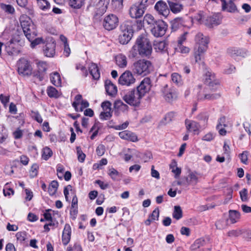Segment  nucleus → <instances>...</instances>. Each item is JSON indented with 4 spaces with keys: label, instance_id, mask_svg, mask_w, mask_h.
I'll list each match as a JSON object with an SVG mask.
<instances>
[{
    "label": "nucleus",
    "instance_id": "f257e3e1",
    "mask_svg": "<svg viewBox=\"0 0 251 251\" xmlns=\"http://www.w3.org/2000/svg\"><path fill=\"white\" fill-rule=\"evenodd\" d=\"M136 50L142 57H149L152 53V48L150 40L146 34L139 35L136 39V44L131 50L133 57L137 54Z\"/></svg>",
    "mask_w": 251,
    "mask_h": 251
},
{
    "label": "nucleus",
    "instance_id": "f03ea898",
    "mask_svg": "<svg viewBox=\"0 0 251 251\" xmlns=\"http://www.w3.org/2000/svg\"><path fill=\"white\" fill-rule=\"evenodd\" d=\"M196 46L194 48V55L196 63L201 60L202 54L206 50L209 43V38L202 33L199 32L195 36Z\"/></svg>",
    "mask_w": 251,
    "mask_h": 251
},
{
    "label": "nucleus",
    "instance_id": "7ed1b4c3",
    "mask_svg": "<svg viewBox=\"0 0 251 251\" xmlns=\"http://www.w3.org/2000/svg\"><path fill=\"white\" fill-rule=\"evenodd\" d=\"M152 69V66L151 61L145 59H140L135 62L132 67L134 74L143 76L150 74Z\"/></svg>",
    "mask_w": 251,
    "mask_h": 251
},
{
    "label": "nucleus",
    "instance_id": "20e7f679",
    "mask_svg": "<svg viewBox=\"0 0 251 251\" xmlns=\"http://www.w3.org/2000/svg\"><path fill=\"white\" fill-rule=\"evenodd\" d=\"M123 99L129 105L133 106L138 105L143 98L135 89L130 90L123 91L122 93Z\"/></svg>",
    "mask_w": 251,
    "mask_h": 251
},
{
    "label": "nucleus",
    "instance_id": "39448f33",
    "mask_svg": "<svg viewBox=\"0 0 251 251\" xmlns=\"http://www.w3.org/2000/svg\"><path fill=\"white\" fill-rule=\"evenodd\" d=\"M18 72L19 75L23 76H29L32 74L31 63L27 59L22 58L17 62Z\"/></svg>",
    "mask_w": 251,
    "mask_h": 251
},
{
    "label": "nucleus",
    "instance_id": "423d86ee",
    "mask_svg": "<svg viewBox=\"0 0 251 251\" xmlns=\"http://www.w3.org/2000/svg\"><path fill=\"white\" fill-rule=\"evenodd\" d=\"M121 33L119 36V42L123 45L127 44L133 35L131 26L126 25H121Z\"/></svg>",
    "mask_w": 251,
    "mask_h": 251
},
{
    "label": "nucleus",
    "instance_id": "0eeeda50",
    "mask_svg": "<svg viewBox=\"0 0 251 251\" xmlns=\"http://www.w3.org/2000/svg\"><path fill=\"white\" fill-rule=\"evenodd\" d=\"M167 25L163 20H157L151 27L152 34L156 37L163 36L167 29Z\"/></svg>",
    "mask_w": 251,
    "mask_h": 251
},
{
    "label": "nucleus",
    "instance_id": "6e6552de",
    "mask_svg": "<svg viewBox=\"0 0 251 251\" xmlns=\"http://www.w3.org/2000/svg\"><path fill=\"white\" fill-rule=\"evenodd\" d=\"M162 96L166 101L168 102H172L176 100L177 93L176 89L168 84H165L161 89Z\"/></svg>",
    "mask_w": 251,
    "mask_h": 251
},
{
    "label": "nucleus",
    "instance_id": "1a4fd4ad",
    "mask_svg": "<svg viewBox=\"0 0 251 251\" xmlns=\"http://www.w3.org/2000/svg\"><path fill=\"white\" fill-rule=\"evenodd\" d=\"M119 23V19L117 16L113 14H109L106 16L103 21V26L107 30L115 29Z\"/></svg>",
    "mask_w": 251,
    "mask_h": 251
},
{
    "label": "nucleus",
    "instance_id": "9d476101",
    "mask_svg": "<svg viewBox=\"0 0 251 251\" xmlns=\"http://www.w3.org/2000/svg\"><path fill=\"white\" fill-rule=\"evenodd\" d=\"M204 83L212 90H216L219 85V80L215 78V74L209 71L205 73Z\"/></svg>",
    "mask_w": 251,
    "mask_h": 251
},
{
    "label": "nucleus",
    "instance_id": "9b49d317",
    "mask_svg": "<svg viewBox=\"0 0 251 251\" xmlns=\"http://www.w3.org/2000/svg\"><path fill=\"white\" fill-rule=\"evenodd\" d=\"M151 87V80L149 77L144 78L136 88L137 91L143 97L148 93Z\"/></svg>",
    "mask_w": 251,
    "mask_h": 251
},
{
    "label": "nucleus",
    "instance_id": "f8f14e48",
    "mask_svg": "<svg viewBox=\"0 0 251 251\" xmlns=\"http://www.w3.org/2000/svg\"><path fill=\"white\" fill-rule=\"evenodd\" d=\"M118 81L119 84L122 85L130 86L134 83L135 78L131 72L126 71L120 76Z\"/></svg>",
    "mask_w": 251,
    "mask_h": 251
},
{
    "label": "nucleus",
    "instance_id": "ddd939ff",
    "mask_svg": "<svg viewBox=\"0 0 251 251\" xmlns=\"http://www.w3.org/2000/svg\"><path fill=\"white\" fill-rule=\"evenodd\" d=\"M154 9L160 15L165 17H167L170 13V9L167 3L162 0H159L156 3Z\"/></svg>",
    "mask_w": 251,
    "mask_h": 251
},
{
    "label": "nucleus",
    "instance_id": "4468645a",
    "mask_svg": "<svg viewBox=\"0 0 251 251\" xmlns=\"http://www.w3.org/2000/svg\"><path fill=\"white\" fill-rule=\"evenodd\" d=\"M207 88L202 91H199L198 94V99L200 100H213L220 98V93H215L213 94H207Z\"/></svg>",
    "mask_w": 251,
    "mask_h": 251
},
{
    "label": "nucleus",
    "instance_id": "2eb2a0df",
    "mask_svg": "<svg viewBox=\"0 0 251 251\" xmlns=\"http://www.w3.org/2000/svg\"><path fill=\"white\" fill-rule=\"evenodd\" d=\"M110 0H100L96 6V16L102 15L106 11Z\"/></svg>",
    "mask_w": 251,
    "mask_h": 251
},
{
    "label": "nucleus",
    "instance_id": "dca6fc26",
    "mask_svg": "<svg viewBox=\"0 0 251 251\" xmlns=\"http://www.w3.org/2000/svg\"><path fill=\"white\" fill-rule=\"evenodd\" d=\"M145 12V10L140 7L137 3L131 6L129 14L132 18L137 19L141 17Z\"/></svg>",
    "mask_w": 251,
    "mask_h": 251
},
{
    "label": "nucleus",
    "instance_id": "f3484780",
    "mask_svg": "<svg viewBox=\"0 0 251 251\" xmlns=\"http://www.w3.org/2000/svg\"><path fill=\"white\" fill-rule=\"evenodd\" d=\"M56 44L53 40L47 42L44 50L45 55L49 57H53L55 53Z\"/></svg>",
    "mask_w": 251,
    "mask_h": 251
},
{
    "label": "nucleus",
    "instance_id": "a211bd4d",
    "mask_svg": "<svg viewBox=\"0 0 251 251\" xmlns=\"http://www.w3.org/2000/svg\"><path fill=\"white\" fill-rule=\"evenodd\" d=\"M234 1V0H229L228 2H226V0H222V10L230 13H235L237 11V8Z\"/></svg>",
    "mask_w": 251,
    "mask_h": 251
},
{
    "label": "nucleus",
    "instance_id": "6ab92c4d",
    "mask_svg": "<svg viewBox=\"0 0 251 251\" xmlns=\"http://www.w3.org/2000/svg\"><path fill=\"white\" fill-rule=\"evenodd\" d=\"M185 125L187 129L189 131L193 132L194 134H198L199 133L201 126L196 121L186 119L185 120Z\"/></svg>",
    "mask_w": 251,
    "mask_h": 251
},
{
    "label": "nucleus",
    "instance_id": "aec40b11",
    "mask_svg": "<svg viewBox=\"0 0 251 251\" xmlns=\"http://www.w3.org/2000/svg\"><path fill=\"white\" fill-rule=\"evenodd\" d=\"M168 44L165 41H155L153 43L154 49L155 51L166 53L168 51Z\"/></svg>",
    "mask_w": 251,
    "mask_h": 251
},
{
    "label": "nucleus",
    "instance_id": "412c9836",
    "mask_svg": "<svg viewBox=\"0 0 251 251\" xmlns=\"http://www.w3.org/2000/svg\"><path fill=\"white\" fill-rule=\"evenodd\" d=\"M5 50L9 55L14 56L18 55L20 52L18 48L13 43V40H11L5 45Z\"/></svg>",
    "mask_w": 251,
    "mask_h": 251
},
{
    "label": "nucleus",
    "instance_id": "4be33fe9",
    "mask_svg": "<svg viewBox=\"0 0 251 251\" xmlns=\"http://www.w3.org/2000/svg\"><path fill=\"white\" fill-rule=\"evenodd\" d=\"M71 236V228L69 224L65 225L62 233V241L64 245H67L70 241Z\"/></svg>",
    "mask_w": 251,
    "mask_h": 251
},
{
    "label": "nucleus",
    "instance_id": "5701e85b",
    "mask_svg": "<svg viewBox=\"0 0 251 251\" xmlns=\"http://www.w3.org/2000/svg\"><path fill=\"white\" fill-rule=\"evenodd\" d=\"M119 135L122 139L130 141L132 142H136L138 141V138L136 135L128 130H125L119 132Z\"/></svg>",
    "mask_w": 251,
    "mask_h": 251
},
{
    "label": "nucleus",
    "instance_id": "b1692460",
    "mask_svg": "<svg viewBox=\"0 0 251 251\" xmlns=\"http://www.w3.org/2000/svg\"><path fill=\"white\" fill-rule=\"evenodd\" d=\"M203 24L209 27H212L214 26L220 24V21L218 16L213 15L210 16H207L204 20Z\"/></svg>",
    "mask_w": 251,
    "mask_h": 251
},
{
    "label": "nucleus",
    "instance_id": "393cba45",
    "mask_svg": "<svg viewBox=\"0 0 251 251\" xmlns=\"http://www.w3.org/2000/svg\"><path fill=\"white\" fill-rule=\"evenodd\" d=\"M105 88L107 94L110 96L114 97L117 93V87L109 80L105 81Z\"/></svg>",
    "mask_w": 251,
    "mask_h": 251
},
{
    "label": "nucleus",
    "instance_id": "a878e982",
    "mask_svg": "<svg viewBox=\"0 0 251 251\" xmlns=\"http://www.w3.org/2000/svg\"><path fill=\"white\" fill-rule=\"evenodd\" d=\"M170 10L174 13L180 12L183 8V5L176 1L168 0Z\"/></svg>",
    "mask_w": 251,
    "mask_h": 251
},
{
    "label": "nucleus",
    "instance_id": "bb28decb",
    "mask_svg": "<svg viewBox=\"0 0 251 251\" xmlns=\"http://www.w3.org/2000/svg\"><path fill=\"white\" fill-rule=\"evenodd\" d=\"M26 29L27 30H24L23 32L28 41H31L37 36V31L34 25H29Z\"/></svg>",
    "mask_w": 251,
    "mask_h": 251
},
{
    "label": "nucleus",
    "instance_id": "cd10ccee",
    "mask_svg": "<svg viewBox=\"0 0 251 251\" xmlns=\"http://www.w3.org/2000/svg\"><path fill=\"white\" fill-rule=\"evenodd\" d=\"M20 21L23 30H27L29 25H33L31 19L27 15H24L20 17Z\"/></svg>",
    "mask_w": 251,
    "mask_h": 251
},
{
    "label": "nucleus",
    "instance_id": "c85d7f7f",
    "mask_svg": "<svg viewBox=\"0 0 251 251\" xmlns=\"http://www.w3.org/2000/svg\"><path fill=\"white\" fill-rule=\"evenodd\" d=\"M115 60L117 65L121 68H124L126 67L127 61L126 55L123 54H118L115 57Z\"/></svg>",
    "mask_w": 251,
    "mask_h": 251
},
{
    "label": "nucleus",
    "instance_id": "c756f323",
    "mask_svg": "<svg viewBox=\"0 0 251 251\" xmlns=\"http://www.w3.org/2000/svg\"><path fill=\"white\" fill-rule=\"evenodd\" d=\"M229 213V218L227 219L230 221L231 224H234L237 222L240 218V213L237 210H230Z\"/></svg>",
    "mask_w": 251,
    "mask_h": 251
},
{
    "label": "nucleus",
    "instance_id": "7c9ffc66",
    "mask_svg": "<svg viewBox=\"0 0 251 251\" xmlns=\"http://www.w3.org/2000/svg\"><path fill=\"white\" fill-rule=\"evenodd\" d=\"M90 74L94 79H98L100 76V73L97 65L94 63H91L89 67Z\"/></svg>",
    "mask_w": 251,
    "mask_h": 251
},
{
    "label": "nucleus",
    "instance_id": "2f4dec72",
    "mask_svg": "<svg viewBox=\"0 0 251 251\" xmlns=\"http://www.w3.org/2000/svg\"><path fill=\"white\" fill-rule=\"evenodd\" d=\"M198 177L196 174L193 172L190 173L188 176L185 178L186 183H184L186 185H195L198 182Z\"/></svg>",
    "mask_w": 251,
    "mask_h": 251
},
{
    "label": "nucleus",
    "instance_id": "473e14b6",
    "mask_svg": "<svg viewBox=\"0 0 251 251\" xmlns=\"http://www.w3.org/2000/svg\"><path fill=\"white\" fill-rule=\"evenodd\" d=\"M50 80L51 82L55 86L59 87L61 84V79L59 74L55 72L50 75Z\"/></svg>",
    "mask_w": 251,
    "mask_h": 251
},
{
    "label": "nucleus",
    "instance_id": "72a5a7b5",
    "mask_svg": "<svg viewBox=\"0 0 251 251\" xmlns=\"http://www.w3.org/2000/svg\"><path fill=\"white\" fill-rule=\"evenodd\" d=\"M108 175L114 181H118L121 176V174L113 167L110 168L108 171Z\"/></svg>",
    "mask_w": 251,
    "mask_h": 251
},
{
    "label": "nucleus",
    "instance_id": "f704fd0d",
    "mask_svg": "<svg viewBox=\"0 0 251 251\" xmlns=\"http://www.w3.org/2000/svg\"><path fill=\"white\" fill-rule=\"evenodd\" d=\"M58 187V183L56 180L52 181L48 188V192L50 196H53L56 193Z\"/></svg>",
    "mask_w": 251,
    "mask_h": 251
},
{
    "label": "nucleus",
    "instance_id": "c9c22d12",
    "mask_svg": "<svg viewBox=\"0 0 251 251\" xmlns=\"http://www.w3.org/2000/svg\"><path fill=\"white\" fill-rule=\"evenodd\" d=\"M114 107L115 109L123 112L127 111L128 108V105L124 103L121 100H117L115 102Z\"/></svg>",
    "mask_w": 251,
    "mask_h": 251
},
{
    "label": "nucleus",
    "instance_id": "e433bc0d",
    "mask_svg": "<svg viewBox=\"0 0 251 251\" xmlns=\"http://www.w3.org/2000/svg\"><path fill=\"white\" fill-rule=\"evenodd\" d=\"M182 19L181 18H177L172 21L171 24L172 30H176L182 25Z\"/></svg>",
    "mask_w": 251,
    "mask_h": 251
},
{
    "label": "nucleus",
    "instance_id": "4c0bfd02",
    "mask_svg": "<svg viewBox=\"0 0 251 251\" xmlns=\"http://www.w3.org/2000/svg\"><path fill=\"white\" fill-rule=\"evenodd\" d=\"M84 0H70L69 5L75 9H79L84 4Z\"/></svg>",
    "mask_w": 251,
    "mask_h": 251
},
{
    "label": "nucleus",
    "instance_id": "58836bf2",
    "mask_svg": "<svg viewBox=\"0 0 251 251\" xmlns=\"http://www.w3.org/2000/svg\"><path fill=\"white\" fill-rule=\"evenodd\" d=\"M47 93L50 98H57L59 97L58 91L52 86H49L47 89Z\"/></svg>",
    "mask_w": 251,
    "mask_h": 251
},
{
    "label": "nucleus",
    "instance_id": "ea45409f",
    "mask_svg": "<svg viewBox=\"0 0 251 251\" xmlns=\"http://www.w3.org/2000/svg\"><path fill=\"white\" fill-rule=\"evenodd\" d=\"M39 7L46 11L50 8V3L47 0H36Z\"/></svg>",
    "mask_w": 251,
    "mask_h": 251
},
{
    "label": "nucleus",
    "instance_id": "a19ab883",
    "mask_svg": "<svg viewBox=\"0 0 251 251\" xmlns=\"http://www.w3.org/2000/svg\"><path fill=\"white\" fill-rule=\"evenodd\" d=\"M173 217L174 218L178 220L182 217V211L179 206H175L174 207V211L173 213Z\"/></svg>",
    "mask_w": 251,
    "mask_h": 251
},
{
    "label": "nucleus",
    "instance_id": "79ce46f5",
    "mask_svg": "<svg viewBox=\"0 0 251 251\" xmlns=\"http://www.w3.org/2000/svg\"><path fill=\"white\" fill-rule=\"evenodd\" d=\"M228 225V220L221 219L217 221L215 223V226L217 229H223L226 228Z\"/></svg>",
    "mask_w": 251,
    "mask_h": 251
},
{
    "label": "nucleus",
    "instance_id": "37998d69",
    "mask_svg": "<svg viewBox=\"0 0 251 251\" xmlns=\"http://www.w3.org/2000/svg\"><path fill=\"white\" fill-rule=\"evenodd\" d=\"M52 155V151L49 147H45L43 149L42 158L45 160H47Z\"/></svg>",
    "mask_w": 251,
    "mask_h": 251
},
{
    "label": "nucleus",
    "instance_id": "c03bdc74",
    "mask_svg": "<svg viewBox=\"0 0 251 251\" xmlns=\"http://www.w3.org/2000/svg\"><path fill=\"white\" fill-rule=\"evenodd\" d=\"M172 81L177 85L182 84V79L181 76L176 73H174L171 75Z\"/></svg>",
    "mask_w": 251,
    "mask_h": 251
},
{
    "label": "nucleus",
    "instance_id": "a18cd8bd",
    "mask_svg": "<svg viewBox=\"0 0 251 251\" xmlns=\"http://www.w3.org/2000/svg\"><path fill=\"white\" fill-rule=\"evenodd\" d=\"M123 0H112L111 5L115 10L119 11L123 8Z\"/></svg>",
    "mask_w": 251,
    "mask_h": 251
},
{
    "label": "nucleus",
    "instance_id": "49530a36",
    "mask_svg": "<svg viewBox=\"0 0 251 251\" xmlns=\"http://www.w3.org/2000/svg\"><path fill=\"white\" fill-rule=\"evenodd\" d=\"M156 21H155L153 17L151 14H146L144 17L143 22L148 25H150L151 27Z\"/></svg>",
    "mask_w": 251,
    "mask_h": 251
},
{
    "label": "nucleus",
    "instance_id": "de8ad7c7",
    "mask_svg": "<svg viewBox=\"0 0 251 251\" xmlns=\"http://www.w3.org/2000/svg\"><path fill=\"white\" fill-rule=\"evenodd\" d=\"M38 71L46 74V72L48 68L46 62L44 61H40L37 64Z\"/></svg>",
    "mask_w": 251,
    "mask_h": 251
},
{
    "label": "nucleus",
    "instance_id": "09e8293b",
    "mask_svg": "<svg viewBox=\"0 0 251 251\" xmlns=\"http://www.w3.org/2000/svg\"><path fill=\"white\" fill-rule=\"evenodd\" d=\"M61 40L64 42V55L68 57L71 52V50L70 48L69 47V45L67 43V39L64 36H61Z\"/></svg>",
    "mask_w": 251,
    "mask_h": 251
},
{
    "label": "nucleus",
    "instance_id": "8fccbe9b",
    "mask_svg": "<svg viewBox=\"0 0 251 251\" xmlns=\"http://www.w3.org/2000/svg\"><path fill=\"white\" fill-rule=\"evenodd\" d=\"M203 242L204 240L202 239H199L196 240L195 242L191 245V249L193 251L196 250L197 249L200 248V247L202 245Z\"/></svg>",
    "mask_w": 251,
    "mask_h": 251
},
{
    "label": "nucleus",
    "instance_id": "3c124183",
    "mask_svg": "<svg viewBox=\"0 0 251 251\" xmlns=\"http://www.w3.org/2000/svg\"><path fill=\"white\" fill-rule=\"evenodd\" d=\"M197 119L200 121L201 122L203 123V126L205 127V126L207 125V121L208 119V116L204 113H201L199 114L198 117Z\"/></svg>",
    "mask_w": 251,
    "mask_h": 251
},
{
    "label": "nucleus",
    "instance_id": "603ef678",
    "mask_svg": "<svg viewBox=\"0 0 251 251\" xmlns=\"http://www.w3.org/2000/svg\"><path fill=\"white\" fill-rule=\"evenodd\" d=\"M112 116L111 111H103L100 115V118L102 120H107L110 119Z\"/></svg>",
    "mask_w": 251,
    "mask_h": 251
},
{
    "label": "nucleus",
    "instance_id": "864d4df0",
    "mask_svg": "<svg viewBox=\"0 0 251 251\" xmlns=\"http://www.w3.org/2000/svg\"><path fill=\"white\" fill-rule=\"evenodd\" d=\"M78 160L80 162H83L85 160L86 155L82 152L79 147L76 148Z\"/></svg>",
    "mask_w": 251,
    "mask_h": 251
},
{
    "label": "nucleus",
    "instance_id": "5fc2aeb1",
    "mask_svg": "<svg viewBox=\"0 0 251 251\" xmlns=\"http://www.w3.org/2000/svg\"><path fill=\"white\" fill-rule=\"evenodd\" d=\"M204 18L203 12L202 11H200L195 16L194 19L200 24H203L205 20Z\"/></svg>",
    "mask_w": 251,
    "mask_h": 251
},
{
    "label": "nucleus",
    "instance_id": "6e6d98bb",
    "mask_svg": "<svg viewBox=\"0 0 251 251\" xmlns=\"http://www.w3.org/2000/svg\"><path fill=\"white\" fill-rule=\"evenodd\" d=\"M31 117L38 123H41L43 121L41 116L38 111H32L31 113Z\"/></svg>",
    "mask_w": 251,
    "mask_h": 251
},
{
    "label": "nucleus",
    "instance_id": "4d7b16f0",
    "mask_svg": "<svg viewBox=\"0 0 251 251\" xmlns=\"http://www.w3.org/2000/svg\"><path fill=\"white\" fill-rule=\"evenodd\" d=\"M242 234H244V232L240 229L230 230L227 233L230 237H237Z\"/></svg>",
    "mask_w": 251,
    "mask_h": 251
},
{
    "label": "nucleus",
    "instance_id": "13d9d810",
    "mask_svg": "<svg viewBox=\"0 0 251 251\" xmlns=\"http://www.w3.org/2000/svg\"><path fill=\"white\" fill-rule=\"evenodd\" d=\"M81 99L82 96L80 94L77 95L75 98V101L73 102L72 105L76 111H79L77 108V106L79 105V102L81 100Z\"/></svg>",
    "mask_w": 251,
    "mask_h": 251
},
{
    "label": "nucleus",
    "instance_id": "bf43d9fd",
    "mask_svg": "<svg viewBox=\"0 0 251 251\" xmlns=\"http://www.w3.org/2000/svg\"><path fill=\"white\" fill-rule=\"evenodd\" d=\"M176 115V114L174 112H169L165 115L164 120L166 121L167 123H169L174 120Z\"/></svg>",
    "mask_w": 251,
    "mask_h": 251
},
{
    "label": "nucleus",
    "instance_id": "052dcab7",
    "mask_svg": "<svg viewBox=\"0 0 251 251\" xmlns=\"http://www.w3.org/2000/svg\"><path fill=\"white\" fill-rule=\"evenodd\" d=\"M240 196L242 201H248V190L246 188H244L240 192Z\"/></svg>",
    "mask_w": 251,
    "mask_h": 251
},
{
    "label": "nucleus",
    "instance_id": "680f3d73",
    "mask_svg": "<svg viewBox=\"0 0 251 251\" xmlns=\"http://www.w3.org/2000/svg\"><path fill=\"white\" fill-rule=\"evenodd\" d=\"M248 155V152L247 151H245L239 155V157L240 158L241 162L244 164H247Z\"/></svg>",
    "mask_w": 251,
    "mask_h": 251
},
{
    "label": "nucleus",
    "instance_id": "e2e57ef3",
    "mask_svg": "<svg viewBox=\"0 0 251 251\" xmlns=\"http://www.w3.org/2000/svg\"><path fill=\"white\" fill-rule=\"evenodd\" d=\"M101 107L103 111H111V103L109 101H105L101 103Z\"/></svg>",
    "mask_w": 251,
    "mask_h": 251
},
{
    "label": "nucleus",
    "instance_id": "0e129e2a",
    "mask_svg": "<svg viewBox=\"0 0 251 251\" xmlns=\"http://www.w3.org/2000/svg\"><path fill=\"white\" fill-rule=\"evenodd\" d=\"M38 166L36 164H33L31 167L30 172V176L32 177H34L37 175Z\"/></svg>",
    "mask_w": 251,
    "mask_h": 251
},
{
    "label": "nucleus",
    "instance_id": "69168bd1",
    "mask_svg": "<svg viewBox=\"0 0 251 251\" xmlns=\"http://www.w3.org/2000/svg\"><path fill=\"white\" fill-rule=\"evenodd\" d=\"M159 216V210L158 208H155L150 215V218H151V220H158Z\"/></svg>",
    "mask_w": 251,
    "mask_h": 251
},
{
    "label": "nucleus",
    "instance_id": "338daca9",
    "mask_svg": "<svg viewBox=\"0 0 251 251\" xmlns=\"http://www.w3.org/2000/svg\"><path fill=\"white\" fill-rule=\"evenodd\" d=\"M56 171L58 177L61 179L63 177V172L64 171V169L63 166L61 165H58L57 166Z\"/></svg>",
    "mask_w": 251,
    "mask_h": 251
},
{
    "label": "nucleus",
    "instance_id": "774afa93",
    "mask_svg": "<svg viewBox=\"0 0 251 251\" xmlns=\"http://www.w3.org/2000/svg\"><path fill=\"white\" fill-rule=\"evenodd\" d=\"M7 137L8 135L5 130L3 129V127H0V143H3Z\"/></svg>",
    "mask_w": 251,
    "mask_h": 251
}]
</instances>
